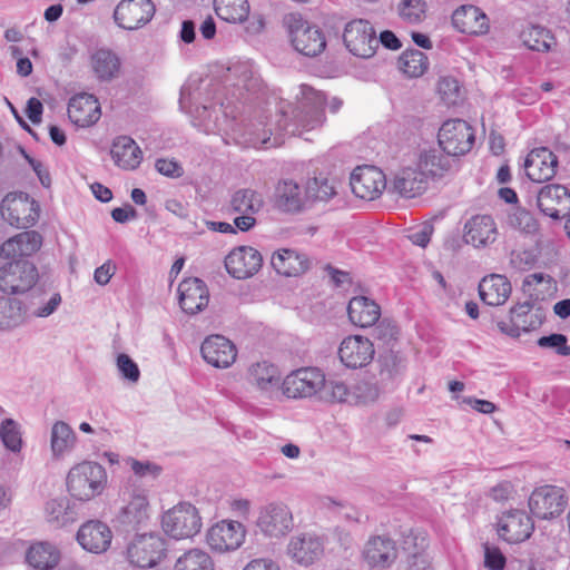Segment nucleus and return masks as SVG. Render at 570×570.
<instances>
[{
	"instance_id": "obj_1",
	"label": "nucleus",
	"mask_w": 570,
	"mask_h": 570,
	"mask_svg": "<svg viewBox=\"0 0 570 570\" xmlns=\"http://www.w3.org/2000/svg\"><path fill=\"white\" fill-rule=\"evenodd\" d=\"M301 88L302 100L296 108H292V117L289 118L288 111L281 110V118L277 120L279 132L296 136L303 130L315 129L325 121V95L306 85Z\"/></svg>"
},
{
	"instance_id": "obj_2",
	"label": "nucleus",
	"mask_w": 570,
	"mask_h": 570,
	"mask_svg": "<svg viewBox=\"0 0 570 570\" xmlns=\"http://www.w3.org/2000/svg\"><path fill=\"white\" fill-rule=\"evenodd\" d=\"M107 482L105 468L92 461H83L72 466L67 475V489L79 501H88L99 495Z\"/></svg>"
},
{
	"instance_id": "obj_3",
	"label": "nucleus",
	"mask_w": 570,
	"mask_h": 570,
	"mask_svg": "<svg viewBox=\"0 0 570 570\" xmlns=\"http://www.w3.org/2000/svg\"><path fill=\"white\" fill-rule=\"evenodd\" d=\"M126 557L130 566L141 570L163 566L167 559V547L158 533L137 535L127 547Z\"/></svg>"
},
{
	"instance_id": "obj_4",
	"label": "nucleus",
	"mask_w": 570,
	"mask_h": 570,
	"mask_svg": "<svg viewBox=\"0 0 570 570\" xmlns=\"http://www.w3.org/2000/svg\"><path fill=\"white\" fill-rule=\"evenodd\" d=\"M293 47L307 57H316L326 48L322 30L311 26L299 13H288L284 18Z\"/></svg>"
},
{
	"instance_id": "obj_5",
	"label": "nucleus",
	"mask_w": 570,
	"mask_h": 570,
	"mask_svg": "<svg viewBox=\"0 0 570 570\" xmlns=\"http://www.w3.org/2000/svg\"><path fill=\"white\" fill-rule=\"evenodd\" d=\"M161 527L176 540L191 538L200 531L202 518L193 504L181 502L164 513Z\"/></svg>"
},
{
	"instance_id": "obj_6",
	"label": "nucleus",
	"mask_w": 570,
	"mask_h": 570,
	"mask_svg": "<svg viewBox=\"0 0 570 570\" xmlns=\"http://www.w3.org/2000/svg\"><path fill=\"white\" fill-rule=\"evenodd\" d=\"M473 128L463 119H449L438 134L439 147L454 159L468 154L474 144Z\"/></svg>"
},
{
	"instance_id": "obj_7",
	"label": "nucleus",
	"mask_w": 570,
	"mask_h": 570,
	"mask_svg": "<svg viewBox=\"0 0 570 570\" xmlns=\"http://www.w3.org/2000/svg\"><path fill=\"white\" fill-rule=\"evenodd\" d=\"M38 281L37 267L27 259H14L0 268V291L18 295L30 291Z\"/></svg>"
},
{
	"instance_id": "obj_8",
	"label": "nucleus",
	"mask_w": 570,
	"mask_h": 570,
	"mask_svg": "<svg viewBox=\"0 0 570 570\" xmlns=\"http://www.w3.org/2000/svg\"><path fill=\"white\" fill-rule=\"evenodd\" d=\"M126 504L119 511L118 522L127 530H139L147 525L150 519V504L147 492L144 489L127 488L124 491Z\"/></svg>"
},
{
	"instance_id": "obj_9",
	"label": "nucleus",
	"mask_w": 570,
	"mask_h": 570,
	"mask_svg": "<svg viewBox=\"0 0 570 570\" xmlns=\"http://www.w3.org/2000/svg\"><path fill=\"white\" fill-rule=\"evenodd\" d=\"M343 41L352 55L361 58H371L379 48L373 26L363 19H355L346 23Z\"/></svg>"
},
{
	"instance_id": "obj_10",
	"label": "nucleus",
	"mask_w": 570,
	"mask_h": 570,
	"mask_svg": "<svg viewBox=\"0 0 570 570\" xmlns=\"http://www.w3.org/2000/svg\"><path fill=\"white\" fill-rule=\"evenodd\" d=\"M256 525L266 537L283 538L294 528L293 513L285 503L271 502L261 508Z\"/></svg>"
},
{
	"instance_id": "obj_11",
	"label": "nucleus",
	"mask_w": 570,
	"mask_h": 570,
	"mask_svg": "<svg viewBox=\"0 0 570 570\" xmlns=\"http://www.w3.org/2000/svg\"><path fill=\"white\" fill-rule=\"evenodd\" d=\"M324 373L317 367H302L288 374L282 384L283 393L293 399L321 395Z\"/></svg>"
},
{
	"instance_id": "obj_12",
	"label": "nucleus",
	"mask_w": 570,
	"mask_h": 570,
	"mask_svg": "<svg viewBox=\"0 0 570 570\" xmlns=\"http://www.w3.org/2000/svg\"><path fill=\"white\" fill-rule=\"evenodd\" d=\"M568 505V498L562 488L556 485H542L531 493L529 508L533 515L540 519H553L559 517Z\"/></svg>"
},
{
	"instance_id": "obj_13",
	"label": "nucleus",
	"mask_w": 570,
	"mask_h": 570,
	"mask_svg": "<svg viewBox=\"0 0 570 570\" xmlns=\"http://www.w3.org/2000/svg\"><path fill=\"white\" fill-rule=\"evenodd\" d=\"M2 218L17 228H28L39 218L38 204L27 194L7 195L0 207Z\"/></svg>"
},
{
	"instance_id": "obj_14",
	"label": "nucleus",
	"mask_w": 570,
	"mask_h": 570,
	"mask_svg": "<svg viewBox=\"0 0 570 570\" xmlns=\"http://www.w3.org/2000/svg\"><path fill=\"white\" fill-rule=\"evenodd\" d=\"M156 7L151 0H121L114 10L115 23L125 30H137L154 17Z\"/></svg>"
},
{
	"instance_id": "obj_15",
	"label": "nucleus",
	"mask_w": 570,
	"mask_h": 570,
	"mask_svg": "<svg viewBox=\"0 0 570 570\" xmlns=\"http://www.w3.org/2000/svg\"><path fill=\"white\" fill-rule=\"evenodd\" d=\"M350 185L356 197L365 200H374L385 190L386 177L384 173L375 166H358L351 174Z\"/></svg>"
},
{
	"instance_id": "obj_16",
	"label": "nucleus",
	"mask_w": 570,
	"mask_h": 570,
	"mask_svg": "<svg viewBox=\"0 0 570 570\" xmlns=\"http://www.w3.org/2000/svg\"><path fill=\"white\" fill-rule=\"evenodd\" d=\"M497 524L498 534L508 543L523 542L534 530L532 518L518 509L503 512Z\"/></svg>"
},
{
	"instance_id": "obj_17",
	"label": "nucleus",
	"mask_w": 570,
	"mask_h": 570,
	"mask_svg": "<svg viewBox=\"0 0 570 570\" xmlns=\"http://www.w3.org/2000/svg\"><path fill=\"white\" fill-rule=\"evenodd\" d=\"M397 556L396 542L387 535H371L362 550V558L370 568H392Z\"/></svg>"
},
{
	"instance_id": "obj_18",
	"label": "nucleus",
	"mask_w": 570,
	"mask_h": 570,
	"mask_svg": "<svg viewBox=\"0 0 570 570\" xmlns=\"http://www.w3.org/2000/svg\"><path fill=\"white\" fill-rule=\"evenodd\" d=\"M262 265V254L252 246L234 248L225 258L227 273L237 279L252 277L261 269Z\"/></svg>"
},
{
	"instance_id": "obj_19",
	"label": "nucleus",
	"mask_w": 570,
	"mask_h": 570,
	"mask_svg": "<svg viewBox=\"0 0 570 570\" xmlns=\"http://www.w3.org/2000/svg\"><path fill=\"white\" fill-rule=\"evenodd\" d=\"M245 528L238 521L223 520L207 532V543L213 550L225 552L239 548L245 539Z\"/></svg>"
},
{
	"instance_id": "obj_20",
	"label": "nucleus",
	"mask_w": 570,
	"mask_h": 570,
	"mask_svg": "<svg viewBox=\"0 0 570 570\" xmlns=\"http://www.w3.org/2000/svg\"><path fill=\"white\" fill-rule=\"evenodd\" d=\"M375 354L373 343L361 335L345 337L338 347L341 362L348 368H361L371 363Z\"/></svg>"
},
{
	"instance_id": "obj_21",
	"label": "nucleus",
	"mask_w": 570,
	"mask_h": 570,
	"mask_svg": "<svg viewBox=\"0 0 570 570\" xmlns=\"http://www.w3.org/2000/svg\"><path fill=\"white\" fill-rule=\"evenodd\" d=\"M287 553L298 566L307 568L321 559L324 553V543L317 535L298 534L291 539Z\"/></svg>"
},
{
	"instance_id": "obj_22",
	"label": "nucleus",
	"mask_w": 570,
	"mask_h": 570,
	"mask_svg": "<svg viewBox=\"0 0 570 570\" xmlns=\"http://www.w3.org/2000/svg\"><path fill=\"white\" fill-rule=\"evenodd\" d=\"M558 164V157L550 149L541 147L528 154L524 160V169L530 180L544 183L556 176Z\"/></svg>"
},
{
	"instance_id": "obj_23",
	"label": "nucleus",
	"mask_w": 570,
	"mask_h": 570,
	"mask_svg": "<svg viewBox=\"0 0 570 570\" xmlns=\"http://www.w3.org/2000/svg\"><path fill=\"white\" fill-rule=\"evenodd\" d=\"M537 205L546 216L560 219L570 210V191L562 185H546L538 193Z\"/></svg>"
},
{
	"instance_id": "obj_24",
	"label": "nucleus",
	"mask_w": 570,
	"mask_h": 570,
	"mask_svg": "<svg viewBox=\"0 0 570 570\" xmlns=\"http://www.w3.org/2000/svg\"><path fill=\"white\" fill-rule=\"evenodd\" d=\"M203 358L214 367L227 368L236 360L237 350L232 341L223 335H210L202 343Z\"/></svg>"
},
{
	"instance_id": "obj_25",
	"label": "nucleus",
	"mask_w": 570,
	"mask_h": 570,
	"mask_svg": "<svg viewBox=\"0 0 570 570\" xmlns=\"http://www.w3.org/2000/svg\"><path fill=\"white\" fill-rule=\"evenodd\" d=\"M112 532L102 521L89 520L77 532L78 543L91 553L105 552L111 543Z\"/></svg>"
},
{
	"instance_id": "obj_26",
	"label": "nucleus",
	"mask_w": 570,
	"mask_h": 570,
	"mask_svg": "<svg viewBox=\"0 0 570 570\" xmlns=\"http://www.w3.org/2000/svg\"><path fill=\"white\" fill-rule=\"evenodd\" d=\"M417 168L428 179H440L446 174L456 170L458 159L445 154L441 147L429 148L420 154Z\"/></svg>"
},
{
	"instance_id": "obj_27",
	"label": "nucleus",
	"mask_w": 570,
	"mask_h": 570,
	"mask_svg": "<svg viewBox=\"0 0 570 570\" xmlns=\"http://www.w3.org/2000/svg\"><path fill=\"white\" fill-rule=\"evenodd\" d=\"M179 305L190 315L202 312L209 301L208 288L200 278H186L178 286Z\"/></svg>"
},
{
	"instance_id": "obj_28",
	"label": "nucleus",
	"mask_w": 570,
	"mask_h": 570,
	"mask_svg": "<svg viewBox=\"0 0 570 570\" xmlns=\"http://www.w3.org/2000/svg\"><path fill=\"white\" fill-rule=\"evenodd\" d=\"M101 116L98 99L90 94L73 96L68 104V117L78 127H89Z\"/></svg>"
},
{
	"instance_id": "obj_29",
	"label": "nucleus",
	"mask_w": 570,
	"mask_h": 570,
	"mask_svg": "<svg viewBox=\"0 0 570 570\" xmlns=\"http://www.w3.org/2000/svg\"><path fill=\"white\" fill-rule=\"evenodd\" d=\"M454 28L466 35H485L489 29L488 16L478 7L472 4L461 6L452 14Z\"/></svg>"
},
{
	"instance_id": "obj_30",
	"label": "nucleus",
	"mask_w": 570,
	"mask_h": 570,
	"mask_svg": "<svg viewBox=\"0 0 570 570\" xmlns=\"http://www.w3.org/2000/svg\"><path fill=\"white\" fill-rule=\"evenodd\" d=\"M498 230L491 215L472 216L464 225V239L474 247H484L497 239Z\"/></svg>"
},
{
	"instance_id": "obj_31",
	"label": "nucleus",
	"mask_w": 570,
	"mask_h": 570,
	"mask_svg": "<svg viewBox=\"0 0 570 570\" xmlns=\"http://www.w3.org/2000/svg\"><path fill=\"white\" fill-rule=\"evenodd\" d=\"M403 550L407 552V566L415 570H426L430 568V558L426 553L429 547L428 534L421 530H410L403 535Z\"/></svg>"
},
{
	"instance_id": "obj_32",
	"label": "nucleus",
	"mask_w": 570,
	"mask_h": 570,
	"mask_svg": "<svg viewBox=\"0 0 570 570\" xmlns=\"http://www.w3.org/2000/svg\"><path fill=\"white\" fill-rule=\"evenodd\" d=\"M42 244L41 235L36 230L22 232L1 245L0 253L6 258L24 259L35 254Z\"/></svg>"
},
{
	"instance_id": "obj_33",
	"label": "nucleus",
	"mask_w": 570,
	"mask_h": 570,
	"mask_svg": "<svg viewBox=\"0 0 570 570\" xmlns=\"http://www.w3.org/2000/svg\"><path fill=\"white\" fill-rule=\"evenodd\" d=\"M90 67L99 81L110 82L119 76L121 60L114 50L98 48L90 55Z\"/></svg>"
},
{
	"instance_id": "obj_34",
	"label": "nucleus",
	"mask_w": 570,
	"mask_h": 570,
	"mask_svg": "<svg viewBox=\"0 0 570 570\" xmlns=\"http://www.w3.org/2000/svg\"><path fill=\"white\" fill-rule=\"evenodd\" d=\"M509 279L500 274L483 277L479 284L480 298L490 306L503 305L511 295Z\"/></svg>"
},
{
	"instance_id": "obj_35",
	"label": "nucleus",
	"mask_w": 570,
	"mask_h": 570,
	"mask_svg": "<svg viewBox=\"0 0 570 570\" xmlns=\"http://www.w3.org/2000/svg\"><path fill=\"white\" fill-rule=\"evenodd\" d=\"M249 384L263 393L277 391L281 385V372L274 364L262 361L249 366L247 373Z\"/></svg>"
},
{
	"instance_id": "obj_36",
	"label": "nucleus",
	"mask_w": 570,
	"mask_h": 570,
	"mask_svg": "<svg viewBox=\"0 0 570 570\" xmlns=\"http://www.w3.org/2000/svg\"><path fill=\"white\" fill-rule=\"evenodd\" d=\"M61 553L56 544L48 541L35 542L26 552L27 563L33 570H53L60 562Z\"/></svg>"
},
{
	"instance_id": "obj_37",
	"label": "nucleus",
	"mask_w": 570,
	"mask_h": 570,
	"mask_svg": "<svg viewBox=\"0 0 570 570\" xmlns=\"http://www.w3.org/2000/svg\"><path fill=\"white\" fill-rule=\"evenodd\" d=\"M111 157L122 169L134 170L142 160V151L135 140L128 136H120L112 142Z\"/></svg>"
},
{
	"instance_id": "obj_38",
	"label": "nucleus",
	"mask_w": 570,
	"mask_h": 570,
	"mask_svg": "<svg viewBox=\"0 0 570 570\" xmlns=\"http://www.w3.org/2000/svg\"><path fill=\"white\" fill-rule=\"evenodd\" d=\"M350 321L360 327H368L376 324L381 316V307L373 299L365 296L353 297L347 306Z\"/></svg>"
},
{
	"instance_id": "obj_39",
	"label": "nucleus",
	"mask_w": 570,
	"mask_h": 570,
	"mask_svg": "<svg viewBox=\"0 0 570 570\" xmlns=\"http://www.w3.org/2000/svg\"><path fill=\"white\" fill-rule=\"evenodd\" d=\"M428 188V178L417 168H404L394 178L392 189L399 195L413 198Z\"/></svg>"
},
{
	"instance_id": "obj_40",
	"label": "nucleus",
	"mask_w": 570,
	"mask_h": 570,
	"mask_svg": "<svg viewBox=\"0 0 570 570\" xmlns=\"http://www.w3.org/2000/svg\"><path fill=\"white\" fill-rule=\"evenodd\" d=\"M379 363L382 387L385 390L394 389L406 368L405 357L401 353L391 350L380 356Z\"/></svg>"
},
{
	"instance_id": "obj_41",
	"label": "nucleus",
	"mask_w": 570,
	"mask_h": 570,
	"mask_svg": "<svg viewBox=\"0 0 570 570\" xmlns=\"http://www.w3.org/2000/svg\"><path fill=\"white\" fill-rule=\"evenodd\" d=\"M271 264L281 275L297 276L308 269L309 263L305 254L284 248L273 254Z\"/></svg>"
},
{
	"instance_id": "obj_42",
	"label": "nucleus",
	"mask_w": 570,
	"mask_h": 570,
	"mask_svg": "<svg viewBox=\"0 0 570 570\" xmlns=\"http://www.w3.org/2000/svg\"><path fill=\"white\" fill-rule=\"evenodd\" d=\"M519 37L527 48L539 52H548L557 43L552 32L540 24H525Z\"/></svg>"
},
{
	"instance_id": "obj_43",
	"label": "nucleus",
	"mask_w": 570,
	"mask_h": 570,
	"mask_svg": "<svg viewBox=\"0 0 570 570\" xmlns=\"http://www.w3.org/2000/svg\"><path fill=\"white\" fill-rule=\"evenodd\" d=\"M275 203L283 212H299L304 203L301 186L293 180L279 181L276 187Z\"/></svg>"
},
{
	"instance_id": "obj_44",
	"label": "nucleus",
	"mask_w": 570,
	"mask_h": 570,
	"mask_svg": "<svg viewBox=\"0 0 570 570\" xmlns=\"http://www.w3.org/2000/svg\"><path fill=\"white\" fill-rule=\"evenodd\" d=\"M531 313V304L525 302L522 304H518L510 309V321L509 322H499V330L511 336L519 337L522 332H528L533 323L528 321Z\"/></svg>"
},
{
	"instance_id": "obj_45",
	"label": "nucleus",
	"mask_w": 570,
	"mask_h": 570,
	"mask_svg": "<svg viewBox=\"0 0 570 570\" xmlns=\"http://www.w3.org/2000/svg\"><path fill=\"white\" fill-rule=\"evenodd\" d=\"M216 14L229 23H242L249 14L248 0H214Z\"/></svg>"
},
{
	"instance_id": "obj_46",
	"label": "nucleus",
	"mask_w": 570,
	"mask_h": 570,
	"mask_svg": "<svg viewBox=\"0 0 570 570\" xmlns=\"http://www.w3.org/2000/svg\"><path fill=\"white\" fill-rule=\"evenodd\" d=\"M76 433L71 426L63 422L57 421L51 429L50 445L53 456L59 458L70 452L76 444Z\"/></svg>"
},
{
	"instance_id": "obj_47",
	"label": "nucleus",
	"mask_w": 570,
	"mask_h": 570,
	"mask_svg": "<svg viewBox=\"0 0 570 570\" xmlns=\"http://www.w3.org/2000/svg\"><path fill=\"white\" fill-rule=\"evenodd\" d=\"M264 205L262 195L244 188L235 191L230 198V212L235 214H257Z\"/></svg>"
},
{
	"instance_id": "obj_48",
	"label": "nucleus",
	"mask_w": 570,
	"mask_h": 570,
	"mask_svg": "<svg viewBox=\"0 0 570 570\" xmlns=\"http://www.w3.org/2000/svg\"><path fill=\"white\" fill-rule=\"evenodd\" d=\"M399 69L410 78H417L424 75L429 68L426 55L419 49L404 51L399 58Z\"/></svg>"
},
{
	"instance_id": "obj_49",
	"label": "nucleus",
	"mask_w": 570,
	"mask_h": 570,
	"mask_svg": "<svg viewBox=\"0 0 570 570\" xmlns=\"http://www.w3.org/2000/svg\"><path fill=\"white\" fill-rule=\"evenodd\" d=\"M214 563L210 556L200 549H191L175 563V570H213Z\"/></svg>"
},
{
	"instance_id": "obj_50",
	"label": "nucleus",
	"mask_w": 570,
	"mask_h": 570,
	"mask_svg": "<svg viewBox=\"0 0 570 570\" xmlns=\"http://www.w3.org/2000/svg\"><path fill=\"white\" fill-rule=\"evenodd\" d=\"M47 521L56 527H63L72 521L68 512L67 499H51L46 503Z\"/></svg>"
},
{
	"instance_id": "obj_51",
	"label": "nucleus",
	"mask_w": 570,
	"mask_h": 570,
	"mask_svg": "<svg viewBox=\"0 0 570 570\" xmlns=\"http://www.w3.org/2000/svg\"><path fill=\"white\" fill-rule=\"evenodd\" d=\"M0 438L3 445L12 451L19 452L22 446V439L19 424L12 419H6L0 426Z\"/></svg>"
},
{
	"instance_id": "obj_52",
	"label": "nucleus",
	"mask_w": 570,
	"mask_h": 570,
	"mask_svg": "<svg viewBox=\"0 0 570 570\" xmlns=\"http://www.w3.org/2000/svg\"><path fill=\"white\" fill-rule=\"evenodd\" d=\"M438 92L449 106L456 105L461 97V87L453 76H441L438 81Z\"/></svg>"
},
{
	"instance_id": "obj_53",
	"label": "nucleus",
	"mask_w": 570,
	"mask_h": 570,
	"mask_svg": "<svg viewBox=\"0 0 570 570\" xmlns=\"http://www.w3.org/2000/svg\"><path fill=\"white\" fill-rule=\"evenodd\" d=\"M350 396L348 387L345 383L324 377V387H322L320 399L327 402L343 403L347 402Z\"/></svg>"
},
{
	"instance_id": "obj_54",
	"label": "nucleus",
	"mask_w": 570,
	"mask_h": 570,
	"mask_svg": "<svg viewBox=\"0 0 570 570\" xmlns=\"http://www.w3.org/2000/svg\"><path fill=\"white\" fill-rule=\"evenodd\" d=\"M426 11V3L423 0H402L399 4L400 17L410 22H420Z\"/></svg>"
},
{
	"instance_id": "obj_55",
	"label": "nucleus",
	"mask_w": 570,
	"mask_h": 570,
	"mask_svg": "<svg viewBox=\"0 0 570 570\" xmlns=\"http://www.w3.org/2000/svg\"><path fill=\"white\" fill-rule=\"evenodd\" d=\"M509 223L512 227L520 229L525 234H534L538 230V222L533 215L525 209H517L509 216Z\"/></svg>"
},
{
	"instance_id": "obj_56",
	"label": "nucleus",
	"mask_w": 570,
	"mask_h": 570,
	"mask_svg": "<svg viewBox=\"0 0 570 570\" xmlns=\"http://www.w3.org/2000/svg\"><path fill=\"white\" fill-rule=\"evenodd\" d=\"M566 335L553 333L548 336H542L538 340V345L541 347L554 348L559 355H570V346L567 344Z\"/></svg>"
},
{
	"instance_id": "obj_57",
	"label": "nucleus",
	"mask_w": 570,
	"mask_h": 570,
	"mask_svg": "<svg viewBox=\"0 0 570 570\" xmlns=\"http://www.w3.org/2000/svg\"><path fill=\"white\" fill-rule=\"evenodd\" d=\"M117 367L121 376L136 383L140 377L138 365L127 354H119L117 357Z\"/></svg>"
},
{
	"instance_id": "obj_58",
	"label": "nucleus",
	"mask_w": 570,
	"mask_h": 570,
	"mask_svg": "<svg viewBox=\"0 0 570 570\" xmlns=\"http://www.w3.org/2000/svg\"><path fill=\"white\" fill-rule=\"evenodd\" d=\"M248 142L255 148H269L282 144V139L276 134L272 140V130L263 128L258 132H249Z\"/></svg>"
},
{
	"instance_id": "obj_59",
	"label": "nucleus",
	"mask_w": 570,
	"mask_h": 570,
	"mask_svg": "<svg viewBox=\"0 0 570 570\" xmlns=\"http://www.w3.org/2000/svg\"><path fill=\"white\" fill-rule=\"evenodd\" d=\"M484 548V566L489 570H503L505 567V557L498 547L485 543Z\"/></svg>"
},
{
	"instance_id": "obj_60",
	"label": "nucleus",
	"mask_w": 570,
	"mask_h": 570,
	"mask_svg": "<svg viewBox=\"0 0 570 570\" xmlns=\"http://www.w3.org/2000/svg\"><path fill=\"white\" fill-rule=\"evenodd\" d=\"M130 466L135 475L138 478L151 476L153 479H155L161 472V468L159 465L149 461H138L131 459Z\"/></svg>"
},
{
	"instance_id": "obj_61",
	"label": "nucleus",
	"mask_w": 570,
	"mask_h": 570,
	"mask_svg": "<svg viewBox=\"0 0 570 570\" xmlns=\"http://www.w3.org/2000/svg\"><path fill=\"white\" fill-rule=\"evenodd\" d=\"M355 395L360 403H370L377 400L380 389L370 382H361L355 386Z\"/></svg>"
},
{
	"instance_id": "obj_62",
	"label": "nucleus",
	"mask_w": 570,
	"mask_h": 570,
	"mask_svg": "<svg viewBox=\"0 0 570 570\" xmlns=\"http://www.w3.org/2000/svg\"><path fill=\"white\" fill-rule=\"evenodd\" d=\"M374 335L376 338L383 341L384 343H389L391 341L396 340L399 335V330L396 325L384 320L376 325L374 330Z\"/></svg>"
},
{
	"instance_id": "obj_63",
	"label": "nucleus",
	"mask_w": 570,
	"mask_h": 570,
	"mask_svg": "<svg viewBox=\"0 0 570 570\" xmlns=\"http://www.w3.org/2000/svg\"><path fill=\"white\" fill-rule=\"evenodd\" d=\"M155 167L159 174L167 177H180L183 175L181 166L175 160L160 158L157 159Z\"/></svg>"
},
{
	"instance_id": "obj_64",
	"label": "nucleus",
	"mask_w": 570,
	"mask_h": 570,
	"mask_svg": "<svg viewBox=\"0 0 570 570\" xmlns=\"http://www.w3.org/2000/svg\"><path fill=\"white\" fill-rule=\"evenodd\" d=\"M433 226L424 224L420 229L413 230L407 237L414 245L426 247L431 240Z\"/></svg>"
}]
</instances>
